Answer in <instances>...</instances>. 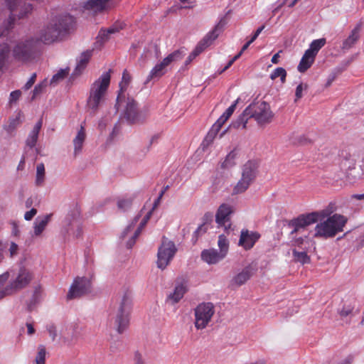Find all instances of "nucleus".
<instances>
[{"instance_id": "27", "label": "nucleus", "mask_w": 364, "mask_h": 364, "mask_svg": "<svg viewBox=\"0 0 364 364\" xmlns=\"http://www.w3.org/2000/svg\"><path fill=\"white\" fill-rule=\"evenodd\" d=\"M315 58L316 55L311 51L306 50L297 67L298 70L300 73L306 71L314 63Z\"/></svg>"}, {"instance_id": "30", "label": "nucleus", "mask_w": 364, "mask_h": 364, "mask_svg": "<svg viewBox=\"0 0 364 364\" xmlns=\"http://www.w3.org/2000/svg\"><path fill=\"white\" fill-rule=\"evenodd\" d=\"M85 138L86 134L85 128L82 126H81L80 130L77 133V135L73 139L75 156H77L81 152Z\"/></svg>"}, {"instance_id": "3", "label": "nucleus", "mask_w": 364, "mask_h": 364, "mask_svg": "<svg viewBox=\"0 0 364 364\" xmlns=\"http://www.w3.org/2000/svg\"><path fill=\"white\" fill-rule=\"evenodd\" d=\"M33 273L23 267L19 269L16 276L10 281L9 284L4 287L6 282L9 278V272L3 273L0 275V299L26 288L33 279Z\"/></svg>"}, {"instance_id": "45", "label": "nucleus", "mask_w": 364, "mask_h": 364, "mask_svg": "<svg viewBox=\"0 0 364 364\" xmlns=\"http://www.w3.org/2000/svg\"><path fill=\"white\" fill-rule=\"evenodd\" d=\"M356 54L350 56L349 58L343 60L341 63V65L336 68V70L337 71V73H341L343 70H345L347 67L355 59Z\"/></svg>"}, {"instance_id": "8", "label": "nucleus", "mask_w": 364, "mask_h": 364, "mask_svg": "<svg viewBox=\"0 0 364 364\" xmlns=\"http://www.w3.org/2000/svg\"><path fill=\"white\" fill-rule=\"evenodd\" d=\"M250 118H254L259 124L269 123L273 118L270 106L266 102L252 103L245 108Z\"/></svg>"}, {"instance_id": "53", "label": "nucleus", "mask_w": 364, "mask_h": 364, "mask_svg": "<svg viewBox=\"0 0 364 364\" xmlns=\"http://www.w3.org/2000/svg\"><path fill=\"white\" fill-rule=\"evenodd\" d=\"M9 255L11 257H14V256L17 255L18 252V246L14 242H11L10 243V247L9 249Z\"/></svg>"}, {"instance_id": "43", "label": "nucleus", "mask_w": 364, "mask_h": 364, "mask_svg": "<svg viewBox=\"0 0 364 364\" xmlns=\"http://www.w3.org/2000/svg\"><path fill=\"white\" fill-rule=\"evenodd\" d=\"M9 47L7 43L0 44V70L2 68L5 59L9 53Z\"/></svg>"}, {"instance_id": "5", "label": "nucleus", "mask_w": 364, "mask_h": 364, "mask_svg": "<svg viewBox=\"0 0 364 364\" xmlns=\"http://www.w3.org/2000/svg\"><path fill=\"white\" fill-rule=\"evenodd\" d=\"M6 3L11 15L0 26V37L7 36L9 31L13 28L16 16L19 19L24 18L33 10L32 5L23 0H6Z\"/></svg>"}, {"instance_id": "58", "label": "nucleus", "mask_w": 364, "mask_h": 364, "mask_svg": "<svg viewBox=\"0 0 364 364\" xmlns=\"http://www.w3.org/2000/svg\"><path fill=\"white\" fill-rule=\"evenodd\" d=\"M37 213L36 208H32L29 211L26 212L24 214V219L26 220H31Z\"/></svg>"}, {"instance_id": "37", "label": "nucleus", "mask_w": 364, "mask_h": 364, "mask_svg": "<svg viewBox=\"0 0 364 364\" xmlns=\"http://www.w3.org/2000/svg\"><path fill=\"white\" fill-rule=\"evenodd\" d=\"M326 43V38H319L316 40H314L310 46L309 48L307 49V51H311L312 54L316 56V54L318 53V50L325 46Z\"/></svg>"}, {"instance_id": "12", "label": "nucleus", "mask_w": 364, "mask_h": 364, "mask_svg": "<svg viewBox=\"0 0 364 364\" xmlns=\"http://www.w3.org/2000/svg\"><path fill=\"white\" fill-rule=\"evenodd\" d=\"M214 305L210 302L202 303L195 309V326L197 329L205 328L214 315Z\"/></svg>"}, {"instance_id": "61", "label": "nucleus", "mask_w": 364, "mask_h": 364, "mask_svg": "<svg viewBox=\"0 0 364 364\" xmlns=\"http://www.w3.org/2000/svg\"><path fill=\"white\" fill-rule=\"evenodd\" d=\"M43 122L42 119H40L34 126L31 133L38 135L39 132L42 127Z\"/></svg>"}, {"instance_id": "59", "label": "nucleus", "mask_w": 364, "mask_h": 364, "mask_svg": "<svg viewBox=\"0 0 364 364\" xmlns=\"http://www.w3.org/2000/svg\"><path fill=\"white\" fill-rule=\"evenodd\" d=\"M48 331L49 333L50 336H51L52 340L54 341L57 336V331L55 326L53 325H50L48 326Z\"/></svg>"}, {"instance_id": "25", "label": "nucleus", "mask_w": 364, "mask_h": 364, "mask_svg": "<svg viewBox=\"0 0 364 364\" xmlns=\"http://www.w3.org/2000/svg\"><path fill=\"white\" fill-rule=\"evenodd\" d=\"M358 313L359 311L355 309V301L354 299L346 301L342 308L338 310V314L341 318L353 316Z\"/></svg>"}, {"instance_id": "49", "label": "nucleus", "mask_w": 364, "mask_h": 364, "mask_svg": "<svg viewBox=\"0 0 364 364\" xmlns=\"http://www.w3.org/2000/svg\"><path fill=\"white\" fill-rule=\"evenodd\" d=\"M308 85L306 84L300 83L296 88L295 91V102L301 99L303 96L302 92L307 90Z\"/></svg>"}, {"instance_id": "13", "label": "nucleus", "mask_w": 364, "mask_h": 364, "mask_svg": "<svg viewBox=\"0 0 364 364\" xmlns=\"http://www.w3.org/2000/svg\"><path fill=\"white\" fill-rule=\"evenodd\" d=\"M182 53L180 50H176L166 57L161 63L156 64L150 71L145 83H147L153 79H159L166 73V68L172 62L181 60L183 58Z\"/></svg>"}, {"instance_id": "48", "label": "nucleus", "mask_w": 364, "mask_h": 364, "mask_svg": "<svg viewBox=\"0 0 364 364\" xmlns=\"http://www.w3.org/2000/svg\"><path fill=\"white\" fill-rule=\"evenodd\" d=\"M38 138V135H36L35 134L30 132V134L26 141V146L31 149L33 148L36 144Z\"/></svg>"}, {"instance_id": "36", "label": "nucleus", "mask_w": 364, "mask_h": 364, "mask_svg": "<svg viewBox=\"0 0 364 364\" xmlns=\"http://www.w3.org/2000/svg\"><path fill=\"white\" fill-rule=\"evenodd\" d=\"M45 181V166L43 163L38 164L36 167V176L35 183L37 186H41Z\"/></svg>"}, {"instance_id": "22", "label": "nucleus", "mask_w": 364, "mask_h": 364, "mask_svg": "<svg viewBox=\"0 0 364 364\" xmlns=\"http://www.w3.org/2000/svg\"><path fill=\"white\" fill-rule=\"evenodd\" d=\"M131 79L132 77L129 73L127 70H124L122 73V80L119 82L120 90L117 97V102L115 105L117 109H118L119 107L122 106V102L125 101L124 92L126 91L129 82H131Z\"/></svg>"}, {"instance_id": "62", "label": "nucleus", "mask_w": 364, "mask_h": 364, "mask_svg": "<svg viewBox=\"0 0 364 364\" xmlns=\"http://www.w3.org/2000/svg\"><path fill=\"white\" fill-rule=\"evenodd\" d=\"M8 245V242H4L3 241L0 240V262L4 258V252L7 248Z\"/></svg>"}, {"instance_id": "26", "label": "nucleus", "mask_w": 364, "mask_h": 364, "mask_svg": "<svg viewBox=\"0 0 364 364\" xmlns=\"http://www.w3.org/2000/svg\"><path fill=\"white\" fill-rule=\"evenodd\" d=\"M52 214H47L43 216H38L36 218L33 223L34 235L39 236L45 230L48 224Z\"/></svg>"}, {"instance_id": "2", "label": "nucleus", "mask_w": 364, "mask_h": 364, "mask_svg": "<svg viewBox=\"0 0 364 364\" xmlns=\"http://www.w3.org/2000/svg\"><path fill=\"white\" fill-rule=\"evenodd\" d=\"M131 310L132 291L125 289L119 296V301L113 307L109 315L110 324L119 333H122L127 328Z\"/></svg>"}, {"instance_id": "29", "label": "nucleus", "mask_w": 364, "mask_h": 364, "mask_svg": "<svg viewBox=\"0 0 364 364\" xmlns=\"http://www.w3.org/2000/svg\"><path fill=\"white\" fill-rule=\"evenodd\" d=\"M92 50H87L81 54L79 60H77V65L75 67V69L73 75H77L82 73V71L87 66V64L88 63L91 56H92Z\"/></svg>"}, {"instance_id": "24", "label": "nucleus", "mask_w": 364, "mask_h": 364, "mask_svg": "<svg viewBox=\"0 0 364 364\" xmlns=\"http://www.w3.org/2000/svg\"><path fill=\"white\" fill-rule=\"evenodd\" d=\"M186 291L187 287L183 283H179L176 285L173 291L167 296L166 301L173 305L183 297Z\"/></svg>"}, {"instance_id": "47", "label": "nucleus", "mask_w": 364, "mask_h": 364, "mask_svg": "<svg viewBox=\"0 0 364 364\" xmlns=\"http://www.w3.org/2000/svg\"><path fill=\"white\" fill-rule=\"evenodd\" d=\"M139 219V215L134 218L133 221L122 232L121 237L124 238L130 232H132Z\"/></svg>"}, {"instance_id": "51", "label": "nucleus", "mask_w": 364, "mask_h": 364, "mask_svg": "<svg viewBox=\"0 0 364 364\" xmlns=\"http://www.w3.org/2000/svg\"><path fill=\"white\" fill-rule=\"evenodd\" d=\"M133 360V364H146L142 354L139 350L134 352Z\"/></svg>"}, {"instance_id": "18", "label": "nucleus", "mask_w": 364, "mask_h": 364, "mask_svg": "<svg viewBox=\"0 0 364 364\" xmlns=\"http://www.w3.org/2000/svg\"><path fill=\"white\" fill-rule=\"evenodd\" d=\"M233 208L231 205L228 204H222L216 213L215 220L219 225H223L227 230L230 228V215L232 213Z\"/></svg>"}, {"instance_id": "7", "label": "nucleus", "mask_w": 364, "mask_h": 364, "mask_svg": "<svg viewBox=\"0 0 364 364\" xmlns=\"http://www.w3.org/2000/svg\"><path fill=\"white\" fill-rule=\"evenodd\" d=\"M328 215L326 210L314 211L306 214H301L297 218L291 220L288 226L292 230L290 232L291 235L301 232L306 227L317 223L318 220H322Z\"/></svg>"}, {"instance_id": "15", "label": "nucleus", "mask_w": 364, "mask_h": 364, "mask_svg": "<svg viewBox=\"0 0 364 364\" xmlns=\"http://www.w3.org/2000/svg\"><path fill=\"white\" fill-rule=\"evenodd\" d=\"M91 291V281L90 279L82 277H77L73 281L68 294V299H73L82 296Z\"/></svg>"}, {"instance_id": "31", "label": "nucleus", "mask_w": 364, "mask_h": 364, "mask_svg": "<svg viewBox=\"0 0 364 364\" xmlns=\"http://www.w3.org/2000/svg\"><path fill=\"white\" fill-rule=\"evenodd\" d=\"M109 0H88L84 6L87 10H90L94 12H99L103 11Z\"/></svg>"}, {"instance_id": "40", "label": "nucleus", "mask_w": 364, "mask_h": 364, "mask_svg": "<svg viewBox=\"0 0 364 364\" xmlns=\"http://www.w3.org/2000/svg\"><path fill=\"white\" fill-rule=\"evenodd\" d=\"M69 73V69H61L56 74H55L50 80V84L56 85L58 82L63 80Z\"/></svg>"}, {"instance_id": "23", "label": "nucleus", "mask_w": 364, "mask_h": 364, "mask_svg": "<svg viewBox=\"0 0 364 364\" xmlns=\"http://www.w3.org/2000/svg\"><path fill=\"white\" fill-rule=\"evenodd\" d=\"M225 257L223 253L215 249L204 250L201 252L202 259L208 264H216Z\"/></svg>"}, {"instance_id": "38", "label": "nucleus", "mask_w": 364, "mask_h": 364, "mask_svg": "<svg viewBox=\"0 0 364 364\" xmlns=\"http://www.w3.org/2000/svg\"><path fill=\"white\" fill-rule=\"evenodd\" d=\"M280 77L281 82L284 83L286 81L287 71L283 68H277L270 75V78L274 80L277 77Z\"/></svg>"}, {"instance_id": "52", "label": "nucleus", "mask_w": 364, "mask_h": 364, "mask_svg": "<svg viewBox=\"0 0 364 364\" xmlns=\"http://www.w3.org/2000/svg\"><path fill=\"white\" fill-rule=\"evenodd\" d=\"M208 230V227L205 224L200 225L194 232L193 237L196 238V241L197 240L198 237L205 233Z\"/></svg>"}, {"instance_id": "42", "label": "nucleus", "mask_w": 364, "mask_h": 364, "mask_svg": "<svg viewBox=\"0 0 364 364\" xmlns=\"http://www.w3.org/2000/svg\"><path fill=\"white\" fill-rule=\"evenodd\" d=\"M292 245L296 247L295 249L306 250L307 248L306 245H309V242L307 240L299 237L292 240Z\"/></svg>"}, {"instance_id": "1", "label": "nucleus", "mask_w": 364, "mask_h": 364, "mask_svg": "<svg viewBox=\"0 0 364 364\" xmlns=\"http://www.w3.org/2000/svg\"><path fill=\"white\" fill-rule=\"evenodd\" d=\"M74 19L69 14H60L53 17L43 28L36 41L45 44L52 43L64 36L72 28Z\"/></svg>"}, {"instance_id": "11", "label": "nucleus", "mask_w": 364, "mask_h": 364, "mask_svg": "<svg viewBox=\"0 0 364 364\" xmlns=\"http://www.w3.org/2000/svg\"><path fill=\"white\" fill-rule=\"evenodd\" d=\"M177 252L175 243L164 236L157 252V267L164 269L173 259Z\"/></svg>"}, {"instance_id": "14", "label": "nucleus", "mask_w": 364, "mask_h": 364, "mask_svg": "<svg viewBox=\"0 0 364 364\" xmlns=\"http://www.w3.org/2000/svg\"><path fill=\"white\" fill-rule=\"evenodd\" d=\"M223 28L221 23H218L215 28L209 32L198 44L196 48L190 53L186 63V64L191 62L196 56H198L203 50L208 47L218 38Z\"/></svg>"}, {"instance_id": "55", "label": "nucleus", "mask_w": 364, "mask_h": 364, "mask_svg": "<svg viewBox=\"0 0 364 364\" xmlns=\"http://www.w3.org/2000/svg\"><path fill=\"white\" fill-rule=\"evenodd\" d=\"M109 38V35L107 34V31L105 30H100L97 39L102 42H105Z\"/></svg>"}, {"instance_id": "16", "label": "nucleus", "mask_w": 364, "mask_h": 364, "mask_svg": "<svg viewBox=\"0 0 364 364\" xmlns=\"http://www.w3.org/2000/svg\"><path fill=\"white\" fill-rule=\"evenodd\" d=\"M124 117L129 124L142 123L146 119V115L138 110L136 102L132 98H127Z\"/></svg>"}, {"instance_id": "4", "label": "nucleus", "mask_w": 364, "mask_h": 364, "mask_svg": "<svg viewBox=\"0 0 364 364\" xmlns=\"http://www.w3.org/2000/svg\"><path fill=\"white\" fill-rule=\"evenodd\" d=\"M347 218L340 214H333L326 220L318 223L314 228V237L328 239L335 237L338 232L343 231Z\"/></svg>"}, {"instance_id": "56", "label": "nucleus", "mask_w": 364, "mask_h": 364, "mask_svg": "<svg viewBox=\"0 0 364 364\" xmlns=\"http://www.w3.org/2000/svg\"><path fill=\"white\" fill-rule=\"evenodd\" d=\"M168 187H169L168 186H166L161 191L158 198L155 200V201L154 203L153 209H154L155 208H156L159 205L161 198H163L164 194L168 190Z\"/></svg>"}, {"instance_id": "39", "label": "nucleus", "mask_w": 364, "mask_h": 364, "mask_svg": "<svg viewBox=\"0 0 364 364\" xmlns=\"http://www.w3.org/2000/svg\"><path fill=\"white\" fill-rule=\"evenodd\" d=\"M236 157V153L235 151H230L226 156L225 161L222 163L221 166L223 168H230L232 167L235 164V159Z\"/></svg>"}, {"instance_id": "63", "label": "nucleus", "mask_w": 364, "mask_h": 364, "mask_svg": "<svg viewBox=\"0 0 364 364\" xmlns=\"http://www.w3.org/2000/svg\"><path fill=\"white\" fill-rule=\"evenodd\" d=\"M121 28H119L118 26L114 25V26H112V27L107 28L105 31H107V34L110 36L111 34L119 32Z\"/></svg>"}, {"instance_id": "21", "label": "nucleus", "mask_w": 364, "mask_h": 364, "mask_svg": "<svg viewBox=\"0 0 364 364\" xmlns=\"http://www.w3.org/2000/svg\"><path fill=\"white\" fill-rule=\"evenodd\" d=\"M259 237L260 235L258 232H250L247 230H242L241 231L238 244L245 250H250L254 246L255 243Z\"/></svg>"}, {"instance_id": "20", "label": "nucleus", "mask_w": 364, "mask_h": 364, "mask_svg": "<svg viewBox=\"0 0 364 364\" xmlns=\"http://www.w3.org/2000/svg\"><path fill=\"white\" fill-rule=\"evenodd\" d=\"M255 272L256 268L252 264L247 265L231 279V285L240 287L244 284L250 279Z\"/></svg>"}, {"instance_id": "32", "label": "nucleus", "mask_w": 364, "mask_h": 364, "mask_svg": "<svg viewBox=\"0 0 364 364\" xmlns=\"http://www.w3.org/2000/svg\"><path fill=\"white\" fill-rule=\"evenodd\" d=\"M151 210L149 211L145 216L144 218L141 220L139 227L137 228V229L135 230L134 235L132 236V237L128 240V242H127V248L130 249L132 248L134 245L135 244V242H136V238L139 237V235H140L141 232V230L144 228V227L146 225V224L147 223L148 220H149L150 217H151Z\"/></svg>"}, {"instance_id": "57", "label": "nucleus", "mask_w": 364, "mask_h": 364, "mask_svg": "<svg viewBox=\"0 0 364 364\" xmlns=\"http://www.w3.org/2000/svg\"><path fill=\"white\" fill-rule=\"evenodd\" d=\"M36 73H33L31 77H30V79L27 81V82L23 86V88L26 90H29L33 86V85L34 84V82L36 81Z\"/></svg>"}, {"instance_id": "10", "label": "nucleus", "mask_w": 364, "mask_h": 364, "mask_svg": "<svg viewBox=\"0 0 364 364\" xmlns=\"http://www.w3.org/2000/svg\"><path fill=\"white\" fill-rule=\"evenodd\" d=\"M38 41L34 38L22 40L13 48V55L16 60L27 62L34 58L37 50Z\"/></svg>"}, {"instance_id": "50", "label": "nucleus", "mask_w": 364, "mask_h": 364, "mask_svg": "<svg viewBox=\"0 0 364 364\" xmlns=\"http://www.w3.org/2000/svg\"><path fill=\"white\" fill-rule=\"evenodd\" d=\"M240 101V98H237L235 102L234 103L230 106L226 110L225 112L223 114V115L225 117V118H226L227 119H228L230 116L232 114V113L234 112L235 109H236V107H237V103L239 102Z\"/></svg>"}, {"instance_id": "9", "label": "nucleus", "mask_w": 364, "mask_h": 364, "mask_svg": "<svg viewBox=\"0 0 364 364\" xmlns=\"http://www.w3.org/2000/svg\"><path fill=\"white\" fill-rule=\"evenodd\" d=\"M257 170L256 164L250 161L243 166L242 177L232 189L233 195L242 193L248 189L256 178Z\"/></svg>"}, {"instance_id": "33", "label": "nucleus", "mask_w": 364, "mask_h": 364, "mask_svg": "<svg viewBox=\"0 0 364 364\" xmlns=\"http://www.w3.org/2000/svg\"><path fill=\"white\" fill-rule=\"evenodd\" d=\"M228 119L225 118V117L222 114L220 117L216 121V122L212 126L210 130L207 134L205 141H209L210 142L212 141L220 130L223 124Z\"/></svg>"}, {"instance_id": "6", "label": "nucleus", "mask_w": 364, "mask_h": 364, "mask_svg": "<svg viewBox=\"0 0 364 364\" xmlns=\"http://www.w3.org/2000/svg\"><path fill=\"white\" fill-rule=\"evenodd\" d=\"M109 72L110 70L104 73L91 86L87 105L94 112L97 111L99 106L105 100L110 83Z\"/></svg>"}, {"instance_id": "60", "label": "nucleus", "mask_w": 364, "mask_h": 364, "mask_svg": "<svg viewBox=\"0 0 364 364\" xmlns=\"http://www.w3.org/2000/svg\"><path fill=\"white\" fill-rule=\"evenodd\" d=\"M43 87L44 85L42 84H38L35 87L34 90H33L32 100H33L36 95H38L42 92Z\"/></svg>"}, {"instance_id": "46", "label": "nucleus", "mask_w": 364, "mask_h": 364, "mask_svg": "<svg viewBox=\"0 0 364 364\" xmlns=\"http://www.w3.org/2000/svg\"><path fill=\"white\" fill-rule=\"evenodd\" d=\"M132 204V200L129 198L120 199L117 202V207L122 211H126L130 208Z\"/></svg>"}, {"instance_id": "34", "label": "nucleus", "mask_w": 364, "mask_h": 364, "mask_svg": "<svg viewBox=\"0 0 364 364\" xmlns=\"http://www.w3.org/2000/svg\"><path fill=\"white\" fill-rule=\"evenodd\" d=\"M294 259L296 262L301 264H307L310 262V257L308 256L306 250L294 249L292 251Z\"/></svg>"}, {"instance_id": "64", "label": "nucleus", "mask_w": 364, "mask_h": 364, "mask_svg": "<svg viewBox=\"0 0 364 364\" xmlns=\"http://www.w3.org/2000/svg\"><path fill=\"white\" fill-rule=\"evenodd\" d=\"M12 234L15 236L18 235L19 230L17 225V223L16 222H12Z\"/></svg>"}, {"instance_id": "54", "label": "nucleus", "mask_w": 364, "mask_h": 364, "mask_svg": "<svg viewBox=\"0 0 364 364\" xmlns=\"http://www.w3.org/2000/svg\"><path fill=\"white\" fill-rule=\"evenodd\" d=\"M21 92L20 90H15L11 92L9 102L11 104L16 102L20 97Z\"/></svg>"}, {"instance_id": "35", "label": "nucleus", "mask_w": 364, "mask_h": 364, "mask_svg": "<svg viewBox=\"0 0 364 364\" xmlns=\"http://www.w3.org/2000/svg\"><path fill=\"white\" fill-rule=\"evenodd\" d=\"M249 119H250L249 117V114L248 113L245 112V109L238 117V118L230 124V127H233L235 129H239L242 127V129H245Z\"/></svg>"}, {"instance_id": "41", "label": "nucleus", "mask_w": 364, "mask_h": 364, "mask_svg": "<svg viewBox=\"0 0 364 364\" xmlns=\"http://www.w3.org/2000/svg\"><path fill=\"white\" fill-rule=\"evenodd\" d=\"M218 247L220 248L219 252L223 253L224 255V256L225 257L228 253V247H229V243H228V241L227 238L225 237V236H224L223 235H220L218 237Z\"/></svg>"}, {"instance_id": "17", "label": "nucleus", "mask_w": 364, "mask_h": 364, "mask_svg": "<svg viewBox=\"0 0 364 364\" xmlns=\"http://www.w3.org/2000/svg\"><path fill=\"white\" fill-rule=\"evenodd\" d=\"M62 233L65 237L70 235L75 238L80 237L82 230L80 221L73 215L67 216L63 221Z\"/></svg>"}, {"instance_id": "44", "label": "nucleus", "mask_w": 364, "mask_h": 364, "mask_svg": "<svg viewBox=\"0 0 364 364\" xmlns=\"http://www.w3.org/2000/svg\"><path fill=\"white\" fill-rule=\"evenodd\" d=\"M46 354V351L45 347L43 346H39L38 351L36 357V364H45Z\"/></svg>"}, {"instance_id": "28", "label": "nucleus", "mask_w": 364, "mask_h": 364, "mask_svg": "<svg viewBox=\"0 0 364 364\" xmlns=\"http://www.w3.org/2000/svg\"><path fill=\"white\" fill-rule=\"evenodd\" d=\"M42 293L41 284H37L33 286V292L31 298L26 302L27 310L32 311L35 306L40 302Z\"/></svg>"}, {"instance_id": "19", "label": "nucleus", "mask_w": 364, "mask_h": 364, "mask_svg": "<svg viewBox=\"0 0 364 364\" xmlns=\"http://www.w3.org/2000/svg\"><path fill=\"white\" fill-rule=\"evenodd\" d=\"M362 29V23H358L350 31L348 36L345 38L341 46L343 51L346 52L352 48L359 41L360 37V31Z\"/></svg>"}]
</instances>
